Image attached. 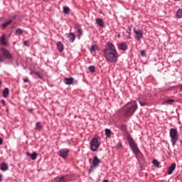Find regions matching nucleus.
Masks as SVG:
<instances>
[{
  "label": "nucleus",
  "mask_w": 182,
  "mask_h": 182,
  "mask_svg": "<svg viewBox=\"0 0 182 182\" xmlns=\"http://www.w3.org/2000/svg\"><path fill=\"white\" fill-rule=\"evenodd\" d=\"M1 85H2V81H0V86H1Z\"/></svg>",
  "instance_id": "09e8293b"
},
{
  "label": "nucleus",
  "mask_w": 182,
  "mask_h": 182,
  "mask_svg": "<svg viewBox=\"0 0 182 182\" xmlns=\"http://www.w3.org/2000/svg\"><path fill=\"white\" fill-rule=\"evenodd\" d=\"M100 144H102L100 138L98 136L93 137L90 143V149L92 151H97L99 147H100Z\"/></svg>",
  "instance_id": "7ed1b4c3"
},
{
  "label": "nucleus",
  "mask_w": 182,
  "mask_h": 182,
  "mask_svg": "<svg viewBox=\"0 0 182 182\" xmlns=\"http://www.w3.org/2000/svg\"><path fill=\"white\" fill-rule=\"evenodd\" d=\"M119 48L121 49V50H127V44L126 42H122L119 43Z\"/></svg>",
  "instance_id": "4468645a"
},
{
  "label": "nucleus",
  "mask_w": 182,
  "mask_h": 182,
  "mask_svg": "<svg viewBox=\"0 0 182 182\" xmlns=\"http://www.w3.org/2000/svg\"><path fill=\"white\" fill-rule=\"evenodd\" d=\"M139 104L142 107L147 106V102H142L141 101H139Z\"/></svg>",
  "instance_id": "f704fd0d"
},
{
  "label": "nucleus",
  "mask_w": 182,
  "mask_h": 182,
  "mask_svg": "<svg viewBox=\"0 0 182 182\" xmlns=\"http://www.w3.org/2000/svg\"><path fill=\"white\" fill-rule=\"evenodd\" d=\"M23 82H25V83H29V80L28 78H26L23 80Z\"/></svg>",
  "instance_id": "4c0bfd02"
},
{
  "label": "nucleus",
  "mask_w": 182,
  "mask_h": 182,
  "mask_svg": "<svg viewBox=\"0 0 182 182\" xmlns=\"http://www.w3.org/2000/svg\"><path fill=\"white\" fill-rule=\"evenodd\" d=\"M45 2H48V0H43Z\"/></svg>",
  "instance_id": "3c124183"
},
{
  "label": "nucleus",
  "mask_w": 182,
  "mask_h": 182,
  "mask_svg": "<svg viewBox=\"0 0 182 182\" xmlns=\"http://www.w3.org/2000/svg\"><path fill=\"white\" fill-rule=\"evenodd\" d=\"M127 140L131 149H132L133 153L134 154H137L140 151L139 150V147H137V144L134 142L133 138H132V136H128Z\"/></svg>",
  "instance_id": "39448f33"
},
{
  "label": "nucleus",
  "mask_w": 182,
  "mask_h": 182,
  "mask_svg": "<svg viewBox=\"0 0 182 182\" xmlns=\"http://www.w3.org/2000/svg\"><path fill=\"white\" fill-rule=\"evenodd\" d=\"M36 73L35 70H30V75H36Z\"/></svg>",
  "instance_id": "c9c22d12"
},
{
  "label": "nucleus",
  "mask_w": 182,
  "mask_h": 182,
  "mask_svg": "<svg viewBox=\"0 0 182 182\" xmlns=\"http://www.w3.org/2000/svg\"><path fill=\"white\" fill-rule=\"evenodd\" d=\"M96 22H97V25L99 26H100L101 28H103V26H105V22L103 21V20L102 18H97Z\"/></svg>",
  "instance_id": "a211bd4d"
},
{
  "label": "nucleus",
  "mask_w": 182,
  "mask_h": 182,
  "mask_svg": "<svg viewBox=\"0 0 182 182\" xmlns=\"http://www.w3.org/2000/svg\"><path fill=\"white\" fill-rule=\"evenodd\" d=\"M63 12L64 14H65V15H69V14H70V9H69V7H64Z\"/></svg>",
  "instance_id": "a878e982"
},
{
  "label": "nucleus",
  "mask_w": 182,
  "mask_h": 182,
  "mask_svg": "<svg viewBox=\"0 0 182 182\" xmlns=\"http://www.w3.org/2000/svg\"><path fill=\"white\" fill-rule=\"evenodd\" d=\"M29 112H33V109H30Z\"/></svg>",
  "instance_id": "49530a36"
},
{
  "label": "nucleus",
  "mask_w": 182,
  "mask_h": 182,
  "mask_svg": "<svg viewBox=\"0 0 182 182\" xmlns=\"http://www.w3.org/2000/svg\"><path fill=\"white\" fill-rule=\"evenodd\" d=\"M55 181L56 182H68V181H69V180L68 179V175L56 177Z\"/></svg>",
  "instance_id": "9d476101"
},
{
  "label": "nucleus",
  "mask_w": 182,
  "mask_h": 182,
  "mask_svg": "<svg viewBox=\"0 0 182 182\" xmlns=\"http://www.w3.org/2000/svg\"><path fill=\"white\" fill-rule=\"evenodd\" d=\"M36 76H38V77L39 79H43V75H42L41 73H39L38 72L36 73Z\"/></svg>",
  "instance_id": "473e14b6"
},
{
  "label": "nucleus",
  "mask_w": 182,
  "mask_h": 182,
  "mask_svg": "<svg viewBox=\"0 0 182 182\" xmlns=\"http://www.w3.org/2000/svg\"><path fill=\"white\" fill-rule=\"evenodd\" d=\"M180 87H181V90H182V85H180Z\"/></svg>",
  "instance_id": "8fccbe9b"
},
{
  "label": "nucleus",
  "mask_w": 182,
  "mask_h": 182,
  "mask_svg": "<svg viewBox=\"0 0 182 182\" xmlns=\"http://www.w3.org/2000/svg\"><path fill=\"white\" fill-rule=\"evenodd\" d=\"M75 28L77 31V33L79 36H82V35H83V30H82V27L80 26V24L79 23L75 24Z\"/></svg>",
  "instance_id": "ddd939ff"
},
{
  "label": "nucleus",
  "mask_w": 182,
  "mask_h": 182,
  "mask_svg": "<svg viewBox=\"0 0 182 182\" xmlns=\"http://www.w3.org/2000/svg\"><path fill=\"white\" fill-rule=\"evenodd\" d=\"M137 102L136 101H132L128 102L124 107L123 112L125 117H132L134 114V112L137 110Z\"/></svg>",
  "instance_id": "f03ea898"
},
{
  "label": "nucleus",
  "mask_w": 182,
  "mask_h": 182,
  "mask_svg": "<svg viewBox=\"0 0 182 182\" xmlns=\"http://www.w3.org/2000/svg\"><path fill=\"white\" fill-rule=\"evenodd\" d=\"M70 149H62L59 151V156L63 159H66L69 154Z\"/></svg>",
  "instance_id": "423d86ee"
},
{
  "label": "nucleus",
  "mask_w": 182,
  "mask_h": 182,
  "mask_svg": "<svg viewBox=\"0 0 182 182\" xmlns=\"http://www.w3.org/2000/svg\"><path fill=\"white\" fill-rule=\"evenodd\" d=\"M12 22H14L13 20H9V21H6V23L1 24L2 29H6V28H8V26H9V25H11V23H12Z\"/></svg>",
  "instance_id": "f3484780"
},
{
  "label": "nucleus",
  "mask_w": 182,
  "mask_h": 182,
  "mask_svg": "<svg viewBox=\"0 0 182 182\" xmlns=\"http://www.w3.org/2000/svg\"><path fill=\"white\" fill-rule=\"evenodd\" d=\"M127 39H131V36H130V34H128L127 36Z\"/></svg>",
  "instance_id": "37998d69"
},
{
  "label": "nucleus",
  "mask_w": 182,
  "mask_h": 182,
  "mask_svg": "<svg viewBox=\"0 0 182 182\" xmlns=\"http://www.w3.org/2000/svg\"><path fill=\"white\" fill-rule=\"evenodd\" d=\"M0 41L1 45H4V46H6V45H8V43L6 42V38H5V34L2 35Z\"/></svg>",
  "instance_id": "6ab92c4d"
},
{
  "label": "nucleus",
  "mask_w": 182,
  "mask_h": 182,
  "mask_svg": "<svg viewBox=\"0 0 182 182\" xmlns=\"http://www.w3.org/2000/svg\"><path fill=\"white\" fill-rule=\"evenodd\" d=\"M174 170H176V163L172 164L168 168V174H169V176H171V174L174 173Z\"/></svg>",
  "instance_id": "f8f14e48"
},
{
  "label": "nucleus",
  "mask_w": 182,
  "mask_h": 182,
  "mask_svg": "<svg viewBox=\"0 0 182 182\" xmlns=\"http://www.w3.org/2000/svg\"><path fill=\"white\" fill-rule=\"evenodd\" d=\"M41 129H42V124H41V122H37L36 124V130H41Z\"/></svg>",
  "instance_id": "c85d7f7f"
},
{
  "label": "nucleus",
  "mask_w": 182,
  "mask_h": 182,
  "mask_svg": "<svg viewBox=\"0 0 182 182\" xmlns=\"http://www.w3.org/2000/svg\"><path fill=\"white\" fill-rule=\"evenodd\" d=\"M173 1H178V0H173Z\"/></svg>",
  "instance_id": "603ef678"
},
{
  "label": "nucleus",
  "mask_w": 182,
  "mask_h": 182,
  "mask_svg": "<svg viewBox=\"0 0 182 182\" xmlns=\"http://www.w3.org/2000/svg\"><path fill=\"white\" fill-rule=\"evenodd\" d=\"M97 50V46H92L91 52H96Z\"/></svg>",
  "instance_id": "2f4dec72"
},
{
  "label": "nucleus",
  "mask_w": 182,
  "mask_h": 182,
  "mask_svg": "<svg viewBox=\"0 0 182 182\" xmlns=\"http://www.w3.org/2000/svg\"><path fill=\"white\" fill-rule=\"evenodd\" d=\"M23 45H25V46H29V44H28V41H23Z\"/></svg>",
  "instance_id": "58836bf2"
},
{
  "label": "nucleus",
  "mask_w": 182,
  "mask_h": 182,
  "mask_svg": "<svg viewBox=\"0 0 182 182\" xmlns=\"http://www.w3.org/2000/svg\"><path fill=\"white\" fill-rule=\"evenodd\" d=\"M121 130H122L123 132H126V130H127L126 125H122Z\"/></svg>",
  "instance_id": "72a5a7b5"
},
{
  "label": "nucleus",
  "mask_w": 182,
  "mask_h": 182,
  "mask_svg": "<svg viewBox=\"0 0 182 182\" xmlns=\"http://www.w3.org/2000/svg\"><path fill=\"white\" fill-rule=\"evenodd\" d=\"M0 181H2V175L0 173Z\"/></svg>",
  "instance_id": "c03bdc74"
},
{
  "label": "nucleus",
  "mask_w": 182,
  "mask_h": 182,
  "mask_svg": "<svg viewBox=\"0 0 182 182\" xmlns=\"http://www.w3.org/2000/svg\"><path fill=\"white\" fill-rule=\"evenodd\" d=\"M174 100H167L165 101V105H173Z\"/></svg>",
  "instance_id": "7c9ffc66"
},
{
  "label": "nucleus",
  "mask_w": 182,
  "mask_h": 182,
  "mask_svg": "<svg viewBox=\"0 0 182 182\" xmlns=\"http://www.w3.org/2000/svg\"><path fill=\"white\" fill-rule=\"evenodd\" d=\"M1 170H2V171H6V170H8L9 167H8V164H6V163L3 162L1 164Z\"/></svg>",
  "instance_id": "412c9836"
},
{
  "label": "nucleus",
  "mask_w": 182,
  "mask_h": 182,
  "mask_svg": "<svg viewBox=\"0 0 182 182\" xmlns=\"http://www.w3.org/2000/svg\"><path fill=\"white\" fill-rule=\"evenodd\" d=\"M0 62H4V56L0 55Z\"/></svg>",
  "instance_id": "ea45409f"
},
{
  "label": "nucleus",
  "mask_w": 182,
  "mask_h": 182,
  "mask_svg": "<svg viewBox=\"0 0 182 182\" xmlns=\"http://www.w3.org/2000/svg\"><path fill=\"white\" fill-rule=\"evenodd\" d=\"M132 29H133V25H131L128 27V28L126 30V33L128 34L132 33Z\"/></svg>",
  "instance_id": "c756f323"
},
{
  "label": "nucleus",
  "mask_w": 182,
  "mask_h": 182,
  "mask_svg": "<svg viewBox=\"0 0 182 182\" xmlns=\"http://www.w3.org/2000/svg\"><path fill=\"white\" fill-rule=\"evenodd\" d=\"M100 159L97 156H95L92 161V164L91 166V168H96L99 167V164H100Z\"/></svg>",
  "instance_id": "6e6552de"
},
{
  "label": "nucleus",
  "mask_w": 182,
  "mask_h": 182,
  "mask_svg": "<svg viewBox=\"0 0 182 182\" xmlns=\"http://www.w3.org/2000/svg\"><path fill=\"white\" fill-rule=\"evenodd\" d=\"M9 96V89L5 88L3 91V97H8Z\"/></svg>",
  "instance_id": "4be33fe9"
},
{
  "label": "nucleus",
  "mask_w": 182,
  "mask_h": 182,
  "mask_svg": "<svg viewBox=\"0 0 182 182\" xmlns=\"http://www.w3.org/2000/svg\"><path fill=\"white\" fill-rule=\"evenodd\" d=\"M57 49L60 52H63V44L62 43V42L57 43Z\"/></svg>",
  "instance_id": "aec40b11"
},
{
  "label": "nucleus",
  "mask_w": 182,
  "mask_h": 182,
  "mask_svg": "<svg viewBox=\"0 0 182 182\" xmlns=\"http://www.w3.org/2000/svg\"><path fill=\"white\" fill-rule=\"evenodd\" d=\"M152 163L154 166H156V167H160V162L157 161V159H154Z\"/></svg>",
  "instance_id": "bb28decb"
},
{
  "label": "nucleus",
  "mask_w": 182,
  "mask_h": 182,
  "mask_svg": "<svg viewBox=\"0 0 182 182\" xmlns=\"http://www.w3.org/2000/svg\"><path fill=\"white\" fill-rule=\"evenodd\" d=\"M1 53H3L4 56L7 59H12V55L9 53V50H6V48L1 49Z\"/></svg>",
  "instance_id": "1a4fd4ad"
},
{
  "label": "nucleus",
  "mask_w": 182,
  "mask_h": 182,
  "mask_svg": "<svg viewBox=\"0 0 182 182\" xmlns=\"http://www.w3.org/2000/svg\"><path fill=\"white\" fill-rule=\"evenodd\" d=\"M105 135L108 138L112 137V131L109 129H105Z\"/></svg>",
  "instance_id": "b1692460"
},
{
  "label": "nucleus",
  "mask_w": 182,
  "mask_h": 182,
  "mask_svg": "<svg viewBox=\"0 0 182 182\" xmlns=\"http://www.w3.org/2000/svg\"><path fill=\"white\" fill-rule=\"evenodd\" d=\"M134 32L136 34V41H140L143 38V30H136V28H134Z\"/></svg>",
  "instance_id": "0eeeda50"
},
{
  "label": "nucleus",
  "mask_w": 182,
  "mask_h": 182,
  "mask_svg": "<svg viewBox=\"0 0 182 182\" xmlns=\"http://www.w3.org/2000/svg\"><path fill=\"white\" fill-rule=\"evenodd\" d=\"M176 18L178 19H181V18H182V9H180L176 11Z\"/></svg>",
  "instance_id": "5701e85b"
},
{
  "label": "nucleus",
  "mask_w": 182,
  "mask_h": 182,
  "mask_svg": "<svg viewBox=\"0 0 182 182\" xmlns=\"http://www.w3.org/2000/svg\"><path fill=\"white\" fill-rule=\"evenodd\" d=\"M102 182H109V180H104Z\"/></svg>",
  "instance_id": "a18cd8bd"
},
{
  "label": "nucleus",
  "mask_w": 182,
  "mask_h": 182,
  "mask_svg": "<svg viewBox=\"0 0 182 182\" xmlns=\"http://www.w3.org/2000/svg\"><path fill=\"white\" fill-rule=\"evenodd\" d=\"M74 82H75L74 77H69V78L64 79V83H65L66 85H73Z\"/></svg>",
  "instance_id": "9b49d317"
},
{
  "label": "nucleus",
  "mask_w": 182,
  "mask_h": 182,
  "mask_svg": "<svg viewBox=\"0 0 182 182\" xmlns=\"http://www.w3.org/2000/svg\"><path fill=\"white\" fill-rule=\"evenodd\" d=\"M26 155L31 157V160H36V157H38V154H36V152H33L32 154L26 152Z\"/></svg>",
  "instance_id": "2eb2a0df"
},
{
  "label": "nucleus",
  "mask_w": 182,
  "mask_h": 182,
  "mask_svg": "<svg viewBox=\"0 0 182 182\" xmlns=\"http://www.w3.org/2000/svg\"><path fill=\"white\" fill-rule=\"evenodd\" d=\"M14 19H16V16H14Z\"/></svg>",
  "instance_id": "de8ad7c7"
},
{
  "label": "nucleus",
  "mask_w": 182,
  "mask_h": 182,
  "mask_svg": "<svg viewBox=\"0 0 182 182\" xmlns=\"http://www.w3.org/2000/svg\"><path fill=\"white\" fill-rule=\"evenodd\" d=\"M90 72L91 73H95V72H96V68H95V66L93 65H90L89 68H88Z\"/></svg>",
  "instance_id": "cd10ccee"
},
{
  "label": "nucleus",
  "mask_w": 182,
  "mask_h": 182,
  "mask_svg": "<svg viewBox=\"0 0 182 182\" xmlns=\"http://www.w3.org/2000/svg\"><path fill=\"white\" fill-rule=\"evenodd\" d=\"M1 103L4 104V106H5V105H6V102H5V100H2Z\"/></svg>",
  "instance_id": "a19ab883"
},
{
  "label": "nucleus",
  "mask_w": 182,
  "mask_h": 182,
  "mask_svg": "<svg viewBox=\"0 0 182 182\" xmlns=\"http://www.w3.org/2000/svg\"><path fill=\"white\" fill-rule=\"evenodd\" d=\"M141 56H143V57L146 56V50H141Z\"/></svg>",
  "instance_id": "e433bc0d"
},
{
  "label": "nucleus",
  "mask_w": 182,
  "mask_h": 182,
  "mask_svg": "<svg viewBox=\"0 0 182 182\" xmlns=\"http://www.w3.org/2000/svg\"><path fill=\"white\" fill-rule=\"evenodd\" d=\"M104 56L111 62V63H115L117 62V50H116V47L114 45L110 42L107 43L106 48L103 50Z\"/></svg>",
  "instance_id": "f257e3e1"
},
{
  "label": "nucleus",
  "mask_w": 182,
  "mask_h": 182,
  "mask_svg": "<svg viewBox=\"0 0 182 182\" xmlns=\"http://www.w3.org/2000/svg\"><path fill=\"white\" fill-rule=\"evenodd\" d=\"M4 144V139L2 138H0V145Z\"/></svg>",
  "instance_id": "79ce46f5"
},
{
  "label": "nucleus",
  "mask_w": 182,
  "mask_h": 182,
  "mask_svg": "<svg viewBox=\"0 0 182 182\" xmlns=\"http://www.w3.org/2000/svg\"><path fill=\"white\" fill-rule=\"evenodd\" d=\"M76 38V36L73 33H70L68 34V39L71 43H73L75 42V39Z\"/></svg>",
  "instance_id": "dca6fc26"
},
{
  "label": "nucleus",
  "mask_w": 182,
  "mask_h": 182,
  "mask_svg": "<svg viewBox=\"0 0 182 182\" xmlns=\"http://www.w3.org/2000/svg\"><path fill=\"white\" fill-rule=\"evenodd\" d=\"M22 33H23V29L22 28H17L16 31V35H17L18 36L22 35Z\"/></svg>",
  "instance_id": "393cba45"
},
{
  "label": "nucleus",
  "mask_w": 182,
  "mask_h": 182,
  "mask_svg": "<svg viewBox=\"0 0 182 182\" xmlns=\"http://www.w3.org/2000/svg\"><path fill=\"white\" fill-rule=\"evenodd\" d=\"M169 136L171 137L172 146H174L176 144L177 141H178V132L177 129L172 128L169 131Z\"/></svg>",
  "instance_id": "20e7f679"
}]
</instances>
